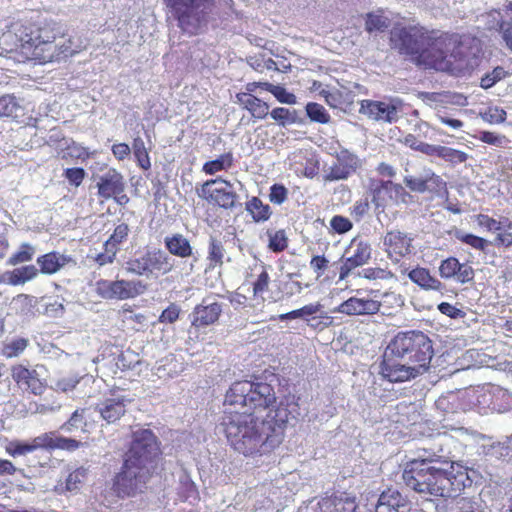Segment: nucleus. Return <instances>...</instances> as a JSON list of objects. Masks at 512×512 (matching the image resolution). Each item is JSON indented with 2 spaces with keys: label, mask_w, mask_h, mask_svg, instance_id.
I'll use <instances>...</instances> for the list:
<instances>
[{
  "label": "nucleus",
  "mask_w": 512,
  "mask_h": 512,
  "mask_svg": "<svg viewBox=\"0 0 512 512\" xmlns=\"http://www.w3.org/2000/svg\"><path fill=\"white\" fill-rule=\"evenodd\" d=\"M391 42L400 53L413 56L418 65L455 76L473 70L481 52L477 39L428 32L418 26L395 27Z\"/></svg>",
  "instance_id": "1"
},
{
  "label": "nucleus",
  "mask_w": 512,
  "mask_h": 512,
  "mask_svg": "<svg viewBox=\"0 0 512 512\" xmlns=\"http://www.w3.org/2000/svg\"><path fill=\"white\" fill-rule=\"evenodd\" d=\"M270 419L252 413L224 412L220 429L229 445L245 457L262 456L278 447L284 439V422L279 409Z\"/></svg>",
  "instance_id": "2"
},
{
  "label": "nucleus",
  "mask_w": 512,
  "mask_h": 512,
  "mask_svg": "<svg viewBox=\"0 0 512 512\" xmlns=\"http://www.w3.org/2000/svg\"><path fill=\"white\" fill-rule=\"evenodd\" d=\"M432 356L431 340L423 332L399 333L384 352L380 372L390 382H404L425 373Z\"/></svg>",
  "instance_id": "3"
},
{
  "label": "nucleus",
  "mask_w": 512,
  "mask_h": 512,
  "mask_svg": "<svg viewBox=\"0 0 512 512\" xmlns=\"http://www.w3.org/2000/svg\"><path fill=\"white\" fill-rule=\"evenodd\" d=\"M425 459L409 460L403 469L402 479L411 490L433 497H454L465 487L468 480L463 471L455 472L440 467H425Z\"/></svg>",
  "instance_id": "4"
},
{
  "label": "nucleus",
  "mask_w": 512,
  "mask_h": 512,
  "mask_svg": "<svg viewBox=\"0 0 512 512\" xmlns=\"http://www.w3.org/2000/svg\"><path fill=\"white\" fill-rule=\"evenodd\" d=\"M81 50V45L75 43L71 37H56L48 29L39 30V34L31 37L21 44V53L27 60L39 63L59 61Z\"/></svg>",
  "instance_id": "5"
},
{
  "label": "nucleus",
  "mask_w": 512,
  "mask_h": 512,
  "mask_svg": "<svg viewBox=\"0 0 512 512\" xmlns=\"http://www.w3.org/2000/svg\"><path fill=\"white\" fill-rule=\"evenodd\" d=\"M276 401L271 385L248 380L234 382L225 395L224 405L248 408H269Z\"/></svg>",
  "instance_id": "6"
},
{
  "label": "nucleus",
  "mask_w": 512,
  "mask_h": 512,
  "mask_svg": "<svg viewBox=\"0 0 512 512\" xmlns=\"http://www.w3.org/2000/svg\"><path fill=\"white\" fill-rule=\"evenodd\" d=\"M164 2L177 17L183 31L197 34L206 25L212 0H164Z\"/></svg>",
  "instance_id": "7"
},
{
  "label": "nucleus",
  "mask_w": 512,
  "mask_h": 512,
  "mask_svg": "<svg viewBox=\"0 0 512 512\" xmlns=\"http://www.w3.org/2000/svg\"><path fill=\"white\" fill-rule=\"evenodd\" d=\"M159 455V444L151 430L139 429L133 432V440L125 461L153 473L157 467Z\"/></svg>",
  "instance_id": "8"
},
{
  "label": "nucleus",
  "mask_w": 512,
  "mask_h": 512,
  "mask_svg": "<svg viewBox=\"0 0 512 512\" xmlns=\"http://www.w3.org/2000/svg\"><path fill=\"white\" fill-rule=\"evenodd\" d=\"M152 474L138 465L124 461L121 472L113 480L112 489L119 498L134 497L146 490Z\"/></svg>",
  "instance_id": "9"
},
{
  "label": "nucleus",
  "mask_w": 512,
  "mask_h": 512,
  "mask_svg": "<svg viewBox=\"0 0 512 512\" xmlns=\"http://www.w3.org/2000/svg\"><path fill=\"white\" fill-rule=\"evenodd\" d=\"M198 196L223 209H233L238 201L234 185L222 177L207 180L197 190Z\"/></svg>",
  "instance_id": "10"
},
{
  "label": "nucleus",
  "mask_w": 512,
  "mask_h": 512,
  "mask_svg": "<svg viewBox=\"0 0 512 512\" xmlns=\"http://www.w3.org/2000/svg\"><path fill=\"white\" fill-rule=\"evenodd\" d=\"M174 267L173 260L162 250L148 251L140 257L126 262L128 273L138 276H149L153 272L169 273Z\"/></svg>",
  "instance_id": "11"
},
{
  "label": "nucleus",
  "mask_w": 512,
  "mask_h": 512,
  "mask_svg": "<svg viewBox=\"0 0 512 512\" xmlns=\"http://www.w3.org/2000/svg\"><path fill=\"white\" fill-rule=\"evenodd\" d=\"M403 102L399 98L382 101L362 100L359 112L377 122L394 123L400 118Z\"/></svg>",
  "instance_id": "12"
},
{
  "label": "nucleus",
  "mask_w": 512,
  "mask_h": 512,
  "mask_svg": "<svg viewBox=\"0 0 512 512\" xmlns=\"http://www.w3.org/2000/svg\"><path fill=\"white\" fill-rule=\"evenodd\" d=\"M336 161L325 170V181L346 180L356 173L363 165L362 160L354 153L343 149L336 154Z\"/></svg>",
  "instance_id": "13"
},
{
  "label": "nucleus",
  "mask_w": 512,
  "mask_h": 512,
  "mask_svg": "<svg viewBox=\"0 0 512 512\" xmlns=\"http://www.w3.org/2000/svg\"><path fill=\"white\" fill-rule=\"evenodd\" d=\"M346 255L340 267V280L346 279L355 268L368 263L371 258V247L366 242L353 240Z\"/></svg>",
  "instance_id": "14"
},
{
  "label": "nucleus",
  "mask_w": 512,
  "mask_h": 512,
  "mask_svg": "<svg viewBox=\"0 0 512 512\" xmlns=\"http://www.w3.org/2000/svg\"><path fill=\"white\" fill-rule=\"evenodd\" d=\"M403 181L411 191L418 193H439L446 189L445 181L431 169H423L422 173L418 176L406 175Z\"/></svg>",
  "instance_id": "15"
},
{
  "label": "nucleus",
  "mask_w": 512,
  "mask_h": 512,
  "mask_svg": "<svg viewBox=\"0 0 512 512\" xmlns=\"http://www.w3.org/2000/svg\"><path fill=\"white\" fill-rule=\"evenodd\" d=\"M222 313V305L213 297H207L192 311L191 324L194 327H206L214 324Z\"/></svg>",
  "instance_id": "16"
},
{
  "label": "nucleus",
  "mask_w": 512,
  "mask_h": 512,
  "mask_svg": "<svg viewBox=\"0 0 512 512\" xmlns=\"http://www.w3.org/2000/svg\"><path fill=\"white\" fill-rule=\"evenodd\" d=\"M380 302L370 298L350 297L340 305L335 307L332 312L345 314L348 316H369L379 312Z\"/></svg>",
  "instance_id": "17"
},
{
  "label": "nucleus",
  "mask_w": 512,
  "mask_h": 512,
  "mask_svg": "<svg viewBox=\"0 0 512 512\" xmlns=\"http://www.w3.org/2000/svg\"><path fill=\"white\" fill-rule=\"evenodd\" d=\"M439 274L443 279H453L466 284L474 279V270L468 263H460L455 257L443 260L439 266Z\"/></svg>",
  "instance_id": "18"
},
{
  "label": "nucleus",
  "mask_w": 512,
  "mask_h": 512,
  "mask_svg": "<svg viewBox=\"0 0 512 512\" xmlns=\"http://www.w3.org/2000/svg\"><path fill=\"white\" fill-rule=\"evenodd\" d=\"M409 194L400 185L392 181L381 182L379 186L374 189L373 201L377 207L384 208L389 203H405Z\"/></svg>",
  "instance_id": "19"
},
{
  "label": "nucleus",
  "mask_w": 512,
  "mask_h": 512,
  "mask_svg": "<svg viewBox=\"0 0 512 512\" xmlns=\"http://www.w3.org/2000/svg\"><path fill=\"white\" fill-rule=\"evenodd\" d=\"M131 400L122 394H112L97 405V411L107 423H115L126 412V405Z\"/></svg>",
  "instance_id": "20"
},
{
  "label": "nucleus",
  "mask_w": 512,
  "mask_h": 512,
  "mask_svg": "<svg viewBox=\"0 0 512 512\" xmlns=\"http://www.w3.org/2000/svg\"><path fill=\"white\" fill-rule=\"evenodd\" d=\"M412 239L403 232L390 231L384 238V246L391 260L399 262L411 252Z\"/></svg>",
  "instance_id": "21"
},
{
  "label": "nucleus",
  "mask_w": 512,
  "mask_h": 512,
  "mask_svg": "<svg viewBox=\"0 0 512 512\" xmlns=\"http://www.w3.org/2000/svg\"><path fill=\"white\" fill-rule=\"evenodd\" d=\"M98 195L107 200L115 194L124 192L125 184L123 176L116 169L109 168L98 177L97 184Z\"/></svg>",
  "instance_id": "22"
},
{
  "label": "nucleus",
  "mask_w": 512,
  "mask_h": 512,
  "mask_svg": "<svg viewBox=\"0 0 512 512\" xmlns=\"http://www.w3.org/2000/svg\"><path fill=\"white\" fill-rule=\"evenodd\" d=\"M11 375L20 388L30 391L35 395L41 394L44 390V386L35 370H29L23 365H16L12 367Z\"/></svg>",
  "instance_id": "23"
},
{
  "label": "nucleus",
  "mask_w": 512,
  "mask_h": 512,
  "mask_svg": "<svg viewBox=\"0 0 512 512\" xmlns=\"http://www.w3.org/2000/svg\"><path fill=\"white\" fill-rule=\"evenodd\" d=\"M71 257L59 252H50L37 258L36 262L40 266L39 272L52 275L60 271L64 266L71 262Z\"/></svg>",
  "instance_id": "24"
},
{
  "label": "nucleus",
  "mask_w": 512,
  "mask_h": 512,
  "mask_svg": "<svg viewBox=\"0 0 512 512\" xmlns=\"http://www.w3.org/2000/svg\"><path fill=\"white\" fill-rule=\"evenodd\" d=\"M236 103L248 110L254 118L264 119L269 114V105L253 94H236Z\"/></svg>",
  "instance_id": "25"
},
{
  "label": "nucleus",
  "mask_w": 512,
  "mask_h": 512,
  "mask_svg": "<svg viewBox=\"0 0 512 512\" xmlns=\"http://www.w3.org/2000/svg\"><path fill=\"white\" fill-rule=\"evenodd\" d=\"M39 274V270L34 265H26L11 271H6L1 281L9 285H23L28 281L35 279Z\"/></svg>",
  "instance_id": "26"
},
{
  "label": "nucleus",
  "mask_w": 512,
  "mask_h": 512,
  "mask_svg": "<svg viewBox=\"0 0 512 512\" xmlns=\"http://www.w3.org/2000/svg\"><path fill=\"white\" fill-rule=\"evenodd\" d=\"M318 505L320 512H354L356 509L354 501L343 496L323 498Z\"/></svg>",
  "instance_id": "27"
},
{
  "label": "nucleus",
  "mask_w": 512,
  "mask_h": 512,
  "mask_svg": "<svg viewBox=\"0 0 512 512\" xmlns=\"http://www.w3.org/2000/svg\"><path fill=\"white\" fill-rule=\"evenodd\" d=\"M379 500L396 512H410L413 508L408 498L394 488H388L383 491L379 496Z\"/></svg>",
  "instance_id": "28"
},
{
  "label": "nucleus",
  "mask_w": 512,
  "mask_h": 512,
  "mask_svg": "<svg viewBox=\"0 0 512 512\" xmlns=\"http://www.w3.org/2000/svg\"><path fill=\"white\" fill-rule=\"evenodd\" d=\"M409 279L425 290L438 291L442 288V283L430 272L422 267H417L408 273Z\"/></svg>",
  "instance_id": "29"
},
{
  "label": "nucleus",
  "mask_w": 512,
  "mask_h": 512,
  "mask_svg": "<svg viewBox=\"0 0 512 512\" xmlns=\"http://www.w3.org/2000/svg\"><path fill=\"white\" fill-rule=\"evenodd\" d=\"M165 246L172 254L180 258L190 257L193 249L188 241L182 234H174L171 237H166Z\"/></svg>",
  "instance_id": "30"
},
{
  "label": "nucleus",
  "mask_w": 512,
  "mask_h": 512,
  "mask_svg": "<svg viewBox=\"0 0 512 512\" xmlns=\"http://www.w3.org/2000/svg\"><path fill=\"white\" fill-rule=\"evenodd\" d=\"M119 300L135 298L147 291V284L141 280H118Z\"/></svg>",
  "instance_id": "31"
},
{
  "label": "nucleus",
  "mask_w": 512,
  "mask_h": 512,
  "mask_svg": "<svg viewBox=\"0 0 512 512\" xmlns=\"http://www.w3.org/2000/svg\"><path fill=\"white\" fill-rule=\"evenodd\" d=\"M87 417L88 409H77L72 413L68 421L61 426V430L66 433L87 432Z\"/></svg>",
  "instance_id": "32"
},
{
  "label": "nucleus",
  "mask_w": 512,
  "mask_h": 512,
  "mask_svg": "<svg viewBox=\"0 0 512 512\" xmlns=\"http://www.w3.org/2000/svg\"><path fill=\"white\" fill-rule=\"evenodd\" d=\"M233 161L234 158L232 153H224L217 159L205 162L202 167V171L207 175H215L218 172L230 169L233 165Z\"/></svg>",
  "instance_id": "33"
},
{
  "label": "nucleus",
  "mask_w": 512,
  "mask_h": 512,
  "mask_svg": "<svg viewBox=\"0 0 512 512\" xmlns=\"http://www.w3.org/2000/svg\"><path fill=\"white\" fill-rule=\"evenodd\" d=\"M246 210L255 222L267 221L271 216L270 206L264 204L258 197H252L246 202Z\"/></svg>",
  "instance_id": "34"
},
{
  "label": "nucleus",
  "mask_w": 512,
  "mask_h": 512,
  "mask_svg": "<svg viewBox=\"0 0 512 512\" xmlns=\"http://www.w3.org/2000/svg\"><path fill=\"white\" fill-rule=\"evenodd\" d=\"M23 114V108L13 95L0 97V117L17 118Z\"/></svg>",
  "instance_id": "35"
},
{
  "label": "nucleus",
  "mask_w": 512,
  "mask_h": 512,
  "mask_svg": "<svg viewBox=\"0 0 512 512\" xmlns=\"http://www.w3.org/2000/svg\"><path fill=\"white\" fill-rule=\"evenodd\" d=\"M131 150L133 151L138 165L142 169L148 170L151 167V162L145 143L141 137L134 138Z\"/></svg>",
  "instance_id": "36"
},
{
  "label": "nucleus",
  "mask_w": 512,
  "mask_h": 512,
  "mask_svg": "<svg viewBox=\"0 0 512 512\" xmlns=\"http://www.w3.org/2000/svg\"><path fill=\"white\" fill-rule=\"evenodd\" d=\"M118 280H99L95 284L96 293L104 299H118Z\"/></svg>",
  "instance_id": "37"
},
{
  "label": "nucleus",
  "mask_w": 512,
  "mask_h": 512,
  "mask_svg": "<svg viewBox=\"0 0 512 512\" xmlns=\"http://www.w3.org/2000/svg\"><path fill=\"white\" fill-rule=\"evenodd\" d=\"M36 298L27 294H19L13 298L11 308L21 315H26L32 311L36 305Z\"/></svg>",
  "instance_id": "38"
},
{
  "label": "nucleus",
  "mask_w": 512,
  "mask_h": 512,
  "mask_svg": "<svg viewBox=\"0 0 512 512\" xmlns=\"http://www.w3.org/2000/svg\"><path fill=\"white\" fill-rule=\"evenodd\" d=\"M225 250L222 243L215 237H211L209 241L208 257L210 267H216L223 264Z\"/></svg>",
  "instance_id": "39"
},
{
  "label": "nucleus",
  "mask_w": 512,
  "mask_h": 512,
  "mask_svg": "<svg viewBox=\"0 0 512 512\" xmlns=\"http://www.w3.org/2000/svg\"><path fill=\"white\" fill-rule=\"evenodd\" d=\"M28 346V340L25 338H14L3 345L2 355L7 358L19 356Z\"/></svg>",
  "instance_id": "40"
},
{
  "label": "nucleus",
  "mask_w": 512,
  "mask_h": 512,
  "mask_svg": "<svg viewBox=\"0 0 512 512\" xmlns=\"http://www.w3.org/2000/svg\"><path fill=\"white\" fill-rule=\"evenodd\" d=\"M321 309H322V305L320 303H312V304L305 305L300 309L293 310L286 314H282V315H280V319L281 320L296 319V318L307 319V317L318 313Z\"/></svg>",
  "instance_id": "41"
},
{
  "label": "nucleus",
  "mask_w": 512,
  "mask_h": 512,
  "mask_svg": "<svg viewBox=\"0 0 512 512\" xmlns=\"http://www.w3.org/2000/svg\"><path fill=\"white\" fill-rule=\"evenodd\" d=\"M439 157L453 165L464 163L468 159V154L447 146H442Z\"/></svg>",
  "instance_id": "42"
},
{
  "label": "nucleus",
  "mask_w": 512,
  "mask_h": 512,
  "mask_svg": "<svg viewBox=\"0 0 512 512\" xmlns=\"http://www.w3.org/2000/svg\"><path fill=\"white\" fill-rule=\"evenodd\" d=\"M35 252L36 250L32 245L23 243L19 250L9 258L8 264L17 265L20 263L28 262L33 259Z\"/></svg>",
  "instance_id": "43"
},
{
  "label": "nucleus",
  "mask_w": 512,
  "mask_h": 512,
  "mask_svg": "<svg viewBox=\"0 0 512 512\" xmlns=\"http://www.w3.org/2000/svg\"><path fill=\"white\" fill-rule=\"evenodd\" d=\"M488 455L495 456L496 458L512 460V436L504 443H496L491 445L487 451Z\"/></svg>",
  "instance_id": "44"
},
{
  "label": "nucleus",
  "mask_w": 512,
  "mask_h": 512,
  "mask_svg": "<svg viewBox=\"0 0 512 512\" xmlns=\"http://www.w3.org/2000/svg\"><path fill=\"white\" fill-rule=\"evenodd\" d=\"M87 470L78 468L71 472L66 478L65 488L67 491L76 492L80 489L82 483L86 479Z\"/></svg>",
  "instance_id": "45"
},
{
  "label": "nucleus",
  "mask_w": 512,
  "mask_h": 512,
  "mask_svg": "<svg viewBox=\"0 0 512 512\" xmlns=\"http://www.w3.org/2000/svg\"><path fill=\"white\" fill-rule=\"evenodd\" d=\"M270 116L273 120H275L279 125L286 126L287 124H292L296 120L295 111H291L288 108L277 107L274 108L270 112Z\"/></svg>",
  "instance_id": "46"
},
{
  "label": "nucleus",
  "mask_w": 512,
  "mask_h": 512,
  "mask_svg": "<svg viewBox=\"0 0 512 512\" xmlns=\"http://www.w3.org/2000/svg\"><path fill=\"white\" fill-rule=\"evenodd\" d=\"M306 112L308 117L312 121H316L319 123H328L330 120L329 114L326 112L325 108L318 103H308L306 105Z\"/></svg>",
  "instance_id": "47"
},
{
  "label": "nucleus",
  "mask_w": 512,
  "mask_h": 512,
  "mask_svg": "<svg viewBox=\"0 0 512 512\" xmlns=\"http://www.w3.org/2000/svg\"><path fill=\"white\" fill-rule=\"evenodd\" d=\"M389 27V19L382 14L371 13L367 15L366 30L369 32L383 31Z\"/></svg>",
  "instance_id": "48"
},
{
  "label": "nucleus",
  "mask_w": 512,
  "mask_h": 512,
  "mask_svg": "<svg viewBox=\"0 0 512 512\" xmlns=\"http://www.w3.org/2000/svg\"><path fill=\"white\" fill-rule=\"evenodd\" d=\"M56 434L53 432L43 433L31 440L32 448L37 449H55Z\"/></svg>",
  "instance_id": "49"
},
{
  "label": "nucleus",
  "mask_w": 512,
  "mask_h": 512,
  "mask_svg": "<svg viewBox=\"0 0 512 512\" xmlns=\"http://www.w3.org/2000/svg\"><path fill=\"white\" fill-rule=\"evenodd\" d=\"M506 71L503 67H496L491 72L486 73L480 80V86L483 89H489L494 86L498 81L506 76Z\"/></svg>",
  "instance_id": "50"
},
{
  "label": "nucleus",
  "mask_w": 512,
  "mask_h": 512,
  "mask_svg": "<svg viewBox=\"0 0 512 512\" xmlns=\"http://www.w3.org/2000/svg\"><path fill=\"white\" fill-rule=\"evenodd\" d=\"M456 238L459 241H461L477 250L484 251L486 249V247L488 246V241L486 239L478 237L473 234L457 232Z\"/></svg>",
  "instance_id": "51"
},
{
  "label": "nucleus",
  "mask_w": 512,
  "mask_h": 512,
  "mask_svg": "<svg viewBox=\"0 0 512 512\" xmlns=\"http://www.w3.org/2000/svg\"><path fill=\"white\" fill-rule=\"evenodd\" d=\"M129 234V227L125 223H121L114 229L113 234L110 238L105 242L104 246L118 248V245L121 244L124 240H126Z\"/></svg>",
  "instance_id": "52"
},
{
  "label": "nucleus",
  "mask_w": 512,
  "mask_h": 512,
  "mask_svg": "<svg viewBox=\"0 0 512 512\" xmlns=\"http://www.w3.org/2000/svg\"><path fill=\"white\" fill-rule=\"evenodd\" d=\"M478 139L486 144L496 147H505L509 142L506 136L490 131L479 132Z\"/></svg>",
  "instance_id": "53"
},
{
  "label": "nucleus",
  "mask_w": 512,
  "mask_h": 512,
  "mask_svg": "<svg viewBox=\"0 0 512 512\" xmlns=\"http://www.w3.org/2000/svg\"><path fill=\"white\" fill-rule=\"evenodd\" d=\"M6 451L13 457L22 456L29 453L34 452L32 448V443L30 442H22V441H11L7 447Z\"/></svg>",
  "instance_id": "54"
},
{
  "label": "nucleus",
  "mask_w": 512,
  "mask_h": 512,
  "mask_svg": "<svg viewBox=\"0 0 512 512\" xmlns=\"http://www.w3.org/2000/svg\"><path fill=\"white\" fill-rule=\"evenodd\" d=\"M287 247V238L284 230L269 233V248L274 252L283 251Z\"/></svg>",
  "instance_id": "55"
},
{
  "label": "nucleus",
  "mask_w": 512,
  "mask_h": 512,
  "mask_svg": "<svg viewBox=\"0 0 512 512\" xmlns=\"http://www.w3.org/2000/svg\"><path fill=\"white\" fill-rule=\"evenodd\" d=\"M447 105L464 107L468 105V100L462 93L444 91L442 106L445 107Z\"/></svg>",
  "instance_id": "56"
},
{
  "label": "nucleus",
  "mask_w": 512,
  "mask_h": 512,
  "mask_svg": "<svg viewBox=\"0 0 512 512\" xmlns=\"http://www.w3.org/2000/svg\"><path fill=\"white\" fill-rule=\"evenodd\" d=\"M288 198V190L282 184H274L270 188L269 199L272 203L281 205Z\"/></svg>",
  "instance_id": "57"
},
{
  "label": "nucleus",
  "mask_w": 512,
  "mask_h": 512,
  "mask_svg": "<svg viewBox=\"0 0 512 512\" xmlns=\"http://www.w3.org/2000/svg\"><path fill=\"white\" fill-rule=\"evenodd\" d=\"M270 277L265 269H262L256 281L253 284L254 296H262L268 290Z\"/></svg>",
  "instance_id": "58"
},
{
  "label": "nucleus",
  "mask_w": 512,
  "mask_h": 512,
  "mask_svg": "<svg viewBox=\"0 0 512 512\" xmlns=\"http://www.w3.org/2000/svg\"><path fill=\"white\" fill-rule=\"evenodd\" d=\"M272 94L280 103L283 104L294 105L297 102L296 96L280 85L275 86Z\"/></svg>",
  "instance_id": "59"
},
{
  "label": "nucleus",
  "mask_w": 512,
  "mask_h": 512,
  "mask_svg": "<svg viewBox=\"0 0 512 512\" xmlns=\"http://www.w3.org/2000/svg\"><path fill=\"white\" fill-rule=\"evenodd\" d=\"M180 313V308L176 304L169 305L160 315L159 322L161 323H174Z\"/></svg>",
  "instance_id": "60"
},
{
  "label": "nucleus",
  "mask_w": 512,
  "mask_h": 512,
  "mask_svg": "<svg viewBox=\"0 0 512 512\" xmlns=\"http://www.w3.org/2000/svg\"><path fill=\"white\" fill-rule=\"evenodd\" d=\"M330 225L337 233H345L352 228L350 220L342 216H334L330 221Z\"/></svg>",
  "instance_id": "61"
},
{
  "label": "nucleus",
  "mask_w": 512,
  "mask_h": 512,
  "mask_svg": "<svg viewBox=\"0 0 512 512\" xmlns=\"http://www.w3.org/2000/svg\"><path fill=\"white\" fill-rule=\"evenodd\" d=\"M329 261L326 257L316 255L310 261L311 269L317 274V277L323 275L328 268Z\"/></svg>",
  "instance_id": "62"
},
{
  "label": "nucleus",
  "mask_w": 512,
  "mask_h": 512,
  "mask_svg": "<svg viewBox=\"0 0 512 512\" xmlns=\"http://www.w3.org/2000/svg\"><path fill=\"white\" fill-rule=\"evenodd\" d=\"M64 174L67 180L75 186H79L85 177V171L82 168H68Z\"/></svg>",
  "instance_id": "63"
},
{
  "label": "nucleus",
  "mask_w": 512,
  "mask_h": 512,
  "mask_svg": "<svg viewBox=\"0 0 512 512\" xmlns=\"http://www.w3.org/2000/svg\"><path fill=\"white\" fill-rule=\"evenodd\" d=\"M502 39L505 42L507 49L512 52V20L503 22L500 26Z\"/></svg>",
  "instance_id": "64"
}]
</instances>
